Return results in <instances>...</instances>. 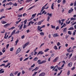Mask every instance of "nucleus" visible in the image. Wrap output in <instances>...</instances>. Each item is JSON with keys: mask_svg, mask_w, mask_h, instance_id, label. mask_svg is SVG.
<instances>
[{"mask_svg": "<svg viewBox=\"0 0 76 76\" xmlns=\"http://www.w3.org/2000/svg\"><path fill=\"white\" fill-rule=\"evenodd\" d=\"M66 26H65L64 25H63V26H62L61 27V29L63 28H64V27H65Z\"/></svg>", "mask_w": 76, "mask_h": 76, "instance_id": "45", "label": "nucleus"}, {"mask_svg": "<svg viewBox=\"0 0 76 76\" xmlns=\"http://www.w3.org/2000/svg\"><path fill=\"white\" fill-rule=\"evenodd\" d=\"M10 51H13V48H10Z\"/></svg>", "mask_w": 76, "mask_h": 76, "instance_id": "30", "label": "nucleus"}, {"mask_svg": "<svg viewBox=\"0 0 76 76\" xmlns=\"http://www.w3.org/2000/svg\"><path fill=\"white\" fill-rule=\"evenodd\" d=\"M29 58H26L24 60V61H26V60H28V59Z\"/></svg>", "mask_w": 76, "mask_h": 76, "instance_id": "51", "label": "nucleus"}, {"mask_svg": "<svg viewBox=\"0 0 76 76\" xmlns=\"http://www.w3.org/2000/svg\"><path fill=\"white\" fill-rule=\"evenodd\" d=\"M35 7V6H34L32 7H31L29 9H28V10H31L32 9V8H33V7Z\"/></svg>", "mask_w": 76, "mask_h": 76, "instance_id": "31", "label": "nucleus"}, {"mask_svg": "<svg viewBox=\"0 0 76 76\" xmlns=\"http://www.w3.org/2000/svg\"><path fill=\"white\" fill-rule=\"evenodd\" d=\"M25 38V35H23L21 36L22 39H23Z\"/></svg>", "mask_w": 76, "mask_h": 76, "instance_id": "54", "label": "nucleus"}, {"mask_svg": "<svg viewBox=\"0 0 76 76\" xmlns=\"http://www.w3.org/2000/svg\"><path fill=\"white\" fill-rule=\"evenodd\" d=\"M66 3V0H63V4H65Z\"/></svg>", "mask_w": 76, "mask_h": 76, "instance_id": "33", "label": "nucleus"}, {"mask_svg": "<svg viewBox=\"0 0 76 76\" xmlns=\"http://www.w3.org/2000/svg\"><path fill=\"white\" fill-rule=\"evenodd\" d=\"M44 45V43L40 45V48H41V47H42V46L43 45Z\"/></svg>", "mask_w": 76, "mask_h": 76, "instance_id": "52", "label": "nucleus"}, {"mask_svg": "<svg viewBox=\"0 0 76 76\" xmlns=\"http://www.w3.org/2000/svg\"><path fill=\"white\" fill-rule=\"evenodd\" d=\"M20 73H21L20 72H19V73L18 74L17 76H20Z\"/></svg>", "mask_w": 76, "mask_h": 76, "instance_id": "63", "label": "nucleus"}, {"mask_svg": "<svg viewBox=\"0 0 76 76\" xmlns=\"http://www.w3.org/2000/svg\"><path fill=\"white\" fill-rule=\"evenodd\" d=\"M8 61H9L8 60L4 61H3V62H4V63H7V62H8Z\"/></svg>", "mask_w": 76, "mask_h": 76, "instance_id": "43", "label": "nucleus"}, {"mask_svg": "<svg viewBox=\"0 0 76 76\" xmlns=\"http://www.w3.org/2000/svg\"><path fill=\"white\" fill-rule=\"evenodd\" d=\"M15 32H16V30H14L13 32H12L11 35H13L15 33Z\"/></svg>", "mask_w": 76, "mask_h": 76, "instance_id": "16", "label": "nucleus"}, {"mask_svg": "<svg viewBox=\"0 0 76 76\" xmlns=\"http://www.w3.org/2000/svg\"><path fill=\"white\" fill-rule=\"evenodd\" d=\"M18 17H22V14L19 15L18 14Z\"/></svg>", "mask_w": 76, "mask_h": 76, "instance_id": "29", "label": "nucleus"}, {"mask_svg": "<svg viewBox=\"0 0 76 76\" xmlns=\"http://www.w3.org/2000/svg\"><path fill=\"white\" fill-rule=\"evenodd\" d=\"M32 21H30L29 23L27 25L28 26H30L31 25V23Z\"/></svg>", "mask_w": 76, "mask_h": 76, "instance_id": "37", "label": "nucleus"}, {"mask_svg": "<svg viewBox=\"0 0 76 76\" xmlns=\"http://www.w3.org/2000/svg\"><path fill=\"white\" fill-rule=\"evenodd\" d=\"M1 23L2 24H4V23H6L7 22H6L5 21H2L1 22Z\"/></svg>", "mask_w": 76, "mask_h": 76, "instance_id": "17", "label": "nucleus"}, {"mask_svg": "<svg viewBox=\"0 0 76 76\" xmlns=\"http://www.w3.org/2000/svg\"><path fill=\"white\" fill-rule=\"evenodd\" d=\"M34 66H35V64H33V65H32L31 66V68L33 67H34Z\"/></svg>", "mask_w": 76, "mask_h": 76, "instance_id": "57", "label": "nucleus"}, {"mask_svg": "<svg viewBox=\"0 0 76 76\" xmlns=\"http://www.w3.org/2000/svg\"><path fill=\"white\" fill-rule=\"evenodd\" d=\"M73 11V9L71 8V10H69L68 11L69 13H71Z\"/></svg>", "mask_w": 76, "mask_h": 76, "instance_id": "7", "label": "nucleus"}, {"mask_svg": "<svg viewBox=\"0 0 76 76\" xmlns=\"http://www.w3.org/2000/svg\"><path fill=\"white\" fill-rule=\"evenodd\" d=\"M54 48L55 50H58V49L57 47V46H56V45H55L54 46Z\"/></svg>", "mask_w": 76, "mask_h": 76, "instance_id": "22", "label": "nucleus"}, {"mask_svg": "<svg viewBox=\"0 0 76 76\" xmlns=\"http://www.w3.org/2000/svg\"><path fill=\"white\" fill-rule=\"evenodd\" d=\"M61 0H58L57 1V2L58 3H60L61 2Z\"/></svg>", "mask_w": 76, "mask_h": 76, "instance_id": "49", "label": "nucleus"}, {"mask_svg": "<svg viewBox=\"0 0 76 76\" xmlns=\"http://www.w3.org/2000/svg\"><path fill=\"white\" fill-rule=\"evenodd\" d=\"M74 29V28H73L72 27H71L70 28L68 29V30H73Z\"/></svg>", "mask_w": 76, "mask_h": 76, "instance_id": "20", "label": "nucleus"}, {"mask_svg": "<svg viewBox=\"0 0 76 76\" xmlns=\"http://www.w3.org/2000/svg\"><path fill=\"white\" fill-rule=\"evenodd\" d=\"M12 4H14L12 3V2H10L9 3V5H10V6H11V5H12Z\"/></svg>", "mask_w": 76, "mask_h": 76, "instance_id": "44", "label": "nucleus"}, {"mask_svg": "<svg viewBox=\"0 0 76 76\" xmlns=\"http://www.w3.org/2000/svg\"><path fill=\"white\" fill-rule=\"evenodd\" d=\"M10 76H14L13 75V73H11L10 74Z\"/></svg>", "mask_w": 76, "mask_h": 76, "instance_id": "60", "label": "nucleus"}, {"mask_svg": "<svg viewBox=\"0 0 76 76\" xmlns=\"http://www.w3.org/2000/svg\"><path fill=\"white\" fill-rule=\"evenodd\" d=\"M48 50H49V49H47L45 50H44V51H45V52H47Z\"/></svg>", "mask_w": 76, "mask_h": 76, "instance_id": "41", "label": "nucleus"}, {"mask_svg": "<svg viewBox=\"0 0 76 76\" xmlns=\"http://www.w3.org/2000/svg\"><path fill=\"white\" fill-rule=\"evenodd\" d=\"M23 7H22L21 8H20L19 10H23Z\"/></svg>", "mask_w": 76, "mask_h": 76, "instance_id": "58", "label": "nucleus"}, {"mask_svg": "<svg viewBox=\"0 0 76 76\" xmlns=\"http://www.w3.org/2000/svg\"><path fill=\"white\" fill-rule=\"evenodd\" d=\"M13 6H18V4L16 3H15L14 4H13Z\"/></svg>", "mask_w": 76, "mask_h": 76, "instance_id": "36", "label": "nucleus"}, {"mask_svg": "<svg viewBox=\"0 0 76 76\" xmlns=\"http://www.w3.org/2000/svg\"><path fill=\"white\" fill-rule=\"evenodd\" d=\"M70 21H71V20L69 21L68 22H66V23H67V24H69V23H70Z\"/></svg>", "mask_w": 76, "mask_h": 76, "instance_id": "56", "label": "nucleus"}, {"mask_svg": "<svg viewBox=\"0 0 76 76\" xmlns=\"http://www.w3.org/2000/svg\"><path fill=\"white\" fill-rule=\"evenodd\" d=\"M57 45L58 46H59V45H60V42H58L57 43Z\"/></svg>", "mask_w": 76, "mask_h": 76, "instance_id": "55", "label": "nucleus"}, {"mask_svg": "<svg viewBox=\"0 0 76 76\" xmlns=\"http://www.w3.org/2000/svg\"><path fill=\"white\" fill-rule=\"evenodd\" d=\"M42 22L41 21H39L38 23V25H40L41 24Z\"/></svg>", "mask_w": 76, "mask_h": 76, "instance_id": "34", "label": "nucleus"}, {"mask_svg": "<svg viewBox=\"0 0 76 76\" xmlns=\"http://www.w3.org/2000/svg\"><path fill=\"white\" fill-rule=\"evenodd\" d=\"M27 26L26 25H25V24H24L23 28H24L25 29V28H27Z\"/></svg>", "mask_w": 76, "mask_h": 76, "instance_id": "35", "label": "nucleus"}, {"mask_svg": "<svg viewBox=\"0 0 76 76\" xmlns=\"http://www.w3.org/2000/svg\"><path fill=\"white\" fill-rule=\"evenodd\" d=\"M57 69H58V70H61V69H62V68L61 67H58L57 68Z\"/></svg>", "mask_w": 76, "mask_h": 76, "instance_id": "50", "label": "nucleus"}, {"mask_svg": "<svg viewBox=\"0 0 76 76\" xmlns=\"http://www.w3.org/2000/svg\"><path fill=\"white\" fill-rule=\"evenodd\" d=\"M19 42V40L17 39L16 41L15 42L16 43L15 45H17V44L18 43V42Z\"/></svg>", "mask_w": 76, "mask_h": 76, "instance_id": "24", "label": "nucleus"}, {"mask_svg": "<svg viewBox=\"0 0 76 76\" xmlns=\"http://www.w3.org/2000/svg\"><path fill=\"white\" fill-rule=\"evenodd\" d=\"M37 72H34V74L32 75L33 76H36V74L37 73Z\"/></svg>", "mask_w": 76, "mask_h": 76, "instance_id": "21", "label": "nucleus"}, {"mask_svg": "<svg viewBox=\"0 0 76 76\" xmlns=\"http://www.w3.org/2000/svg\"><path fill=\"white\" fill-rule=\"evenodd\" d=\"M46 61H47L45 60L43 61H42L41 62V64H43V63H46Z\"/></svg>", "mask_w": 76, "mask_h": 76, "instance_id": "15", "label": "nucleus"}, {"mask_svg": "<svg viewBox=\"0 0 76 76\" xmlns=\"http://www.w3.org/2000/svg\"><path fill=\"white\" fill-rule=\"evenodd\" d=\"M29 44V42H28L25 44H24L23 46V48L24 49L25 48V47H26V46H27L28 45V44Z\"/></svg>", "mask_w": 76, "mask_h": 76, "instance_id": "2", "label": "nucleus"}, {"mask_svg": "<svg viewBox=\"0 0 76 76\" xmlns=\"http://www.w3.org/2000/svg\"><path fill=\"white\" fill-rule=\"evenodd\" d=\"M59 37V35H58V34L56 33L53 34V37H54V38H56V37Z\"/></svg>", "mask_w": 76, "mask_h": 76, "instance_id": "4", "label": "nucleus"}, {"mask_svg": "<svg viewBox=\"0 0 76 76\" xmlns=\"http://www.w3.org/2000/svg\"><path fill=\"white\" fill-rule=\"evenodd\" d=\"M76 6V1H75L74 3V6Z\"/></svg>", "mask_w": 76, "mask_h": 76, "instance_id": "64", "label": "nucleus"}, {"mask_svg": "<svg viewBox=\"0 0 76 76\" xmlns=\"http://www.w3.org/2000/svg\"><path fill=\"white\" fill-rule=\"evenodd\" d=\"M20 50H21L20 48H18L16 51V54H18V53H19L20 52Z\"/></svg>", "mask_w": 76, "mask_h": 76, "instance_id": "1", "label": "nucleus"}, {"mask_svg": "<svg viewBox=\"0 0 76 76\" xmlns=\"http://www.w3.org/2000/svg\"><path fill=\"white\" fill-rule=\"evenodd\" d=\"M36 15H37V13H35V14H33L32 15V17H34V16H36Z\"/></svg>", "mask_w": 76, "mask_h": 76, "instance_id": "46", "label": "nucleus"}, {"mask_svg": "<svg viewBox=\"0 0 76 76\" xmlns=\"http://www.w3.org/2000/svg\"><path fill=\"white\" fill-rule=\"evenodd\" d=\"M71 48H72L70 47L69 49H66L67 51H68V52H69V53H71V51H70V49H71Z\"/></svg>", "mask_w": 76, "mask_h": 76, "instance_id": "8", "label": "nucleus"}, {"mask_svg": "<svg viewBox=\"0 0 76 76\" xmlns=\"http://www.w3.org/2000/svg\"><path fill=\"white\" fill-rule=\"evenodd\" d=\"M48 37H49V38H51V34H49L48 35Z\"/></svg>", "mask_w": 76, "mask_h": 76, "instance_id": "62", "label": "nucleus"}, {"mask_svg": "<svg viewBox=\"0 0 76 76\" xmlns=\"http://www.w3.org/2000/svg\"><path fill=\"white\" fill-rule=\"evenodd\" d=\"M31 1H32V0H27L26 1V2L28 3V2Z\"/></svg>", "mask_w": 76, "mask_h": 76, "instance_id": "25", "label": "nucleus"}, {"mask_svg": "<svg viewBox=\"0 0 76 76\" xmlns=\"http://www.w3.org/2000/svg\"><path fill=\"white\" fill-rule=\"evenodd\" d=\"M50 17L49 16H48V19L47 20V21L48 22L49 21V20H50Z\"/></svg>", "mask_w": 76, "mask_h": 76, "instance_id": "38", "label": "nucleus"}, {"mask_svg": "<svg viewBox=\"0 0 76 76\" xmlns=\"http://www.w3.org/2000/svg\"><path fill=\"white\" fill-rule=\"evenodd\" d=\"M67 75H70V71L69 70L67 73Z\"/></svg>", "mask_w": 76, "mask_h": 76, "instance_id": "47", "label": "nucleus"}, {"mask_svg": "<svg viewBox=\"0 0 76 76\" xmlns=\"http://www.w3.org/2000/svg\"><path fill=\"white\" fill-rule=\"evenodd\" d=\"M67 31V28H64V30H63V32H66V31Z\"/></svg>", "mask_w": 76, "mask_h": 76, "instance_id": "11", "label": "nucleus"}, {"mask_svg": "<svg viewBox=\"0 0 76 76\" xmlns=\"http://www.w3.org/2000/svg\"><path fill=\"white\" fill-rule=\"evenodd\" d=\"M5 66V64H2V65H1L0 66L1 67V66Z\"/></svg>", "mask_w": 76, "mask_h": 76, "instance_id": "53", "label": "nucleus"}, {"mask_svg": "<svg viewBox=\"0 0 76 76\" xmlns=\"http://www.w3.org/2000/svg\"><path fill=\"white\" fill-rule=\"evenodd\" d=\"M53 7H54V3H53L52 4V5L51 6V9H54V8Z\"/></svg>", "mask_w": 76, "mask_h": 76, "instance_id": "23", "label": "nucleus"}, {"mask_svg": "<svg viewBox=\"0 0 76 76\" xmlns=\"http://www.w3.org/2000/svg\"><path fill=\"white\" fill-rule=\"evenodd\" d=\"M58 57H57L56 58H55V59L53 60V62H56V61H57L58 60Z\"/></svg>", "mask_w": 76, "mask_h": 76, "instance_id": "5", "label": "nucleus"}, {"mask_svg": "<svg viewBox=\"0 0 76 76\" xmlns=\"http://www.w3.org/2000/svg\"><path fill=\"white\" fill-rule=\"evenodd\" d=\"M41 27L40 26H38L37 27L38 31H40V30L41 29Z\"/></svg>", "mask_w": 76, "mask_h": 76, "instance_id": "13", "label": "nucleus"}, {"mask_svg": "<svg viewBox=\"0 0 76 76\" xmlns=\"http://www.w3.org/2000/svg\"><path fill=\"white\" fill-rule=\"evenodd\" d=\"M23 23L20 26V28H19V30H20V29H22V27L23 26Z\"/></svg>", "mask_w": 76, "mask_h": 76, "instance_id": "12", "label": "nucleus"}, {"mask_svg": "<svg viewBox=\"0 0 76 76\" xmlns=\"http://www.w3.org/2000/svg\"><path fill=\"white\" fill-rule=\"evenodd\" d=\"M40 35H44V32H41L40 33Z\"/></svg>", "mask_w": 76, "mask_h": 76, "instance_id": "32", "label": "nucleus"}, {"mask_svg": "<svg viewBox=\"0 0 76 76\" xmlns=\"http://www.w3.org/2000/svg\"><path fill=\"white\" fill-rule=\"evenodd\" d=\"M37 63L39 64H41V60H39L38 61Z\"/></svg>", "mask_w": 76, "mask_h": 76, "instance_id": "14", "label": "nucleus"}, {"mask_svg": "<svg viewBox=\"0 0 76 76\" xmlns=\"http://www.w3.org/2000/svg\"><path fill=\"white\" fill-rule=\"evenodd\" d=\"M9 26V24H7L6 25H5L4 26V27H5V28H7V26Z\"/></svg>", "mask_w": 76, "mask_h": 76, "instance_id": "19", "label": "nucleus"}, {"mask_svg": "<svg viewBox=\"0 0 76 76\" xmlns=\"http://www.w3.org/2000/svg\"><path fill=\"white\" fill-rule=\"evenodd\" d=\"M39 69V67H36V68L34 69L35 70V71H37V70L38 69Z\"/></svg>", "mask_w": 76, "mask_h": 76, "instance_id": "28", "label": "nucleus"}, {"mask_svg": "<svg viewBox=\"0 0 76 76\" xmlns=\"http://www.w3.org/2000/svg\"><path fill=\"white\" fill-rule=\"evenodd\" d=\"M37 60H38V58H37V57H35L34 59V61H37Z\"/></svg>", "mask_w": 76, "mask_h": 76, "instance_id": "27", "label": "nucleus"}, {"mask_svg": "<svg viewBox=\"0 0 76 76\" xmlns=\"http://www.w3.org/2000/svg\"><path fill=\"white\" fill-rule=\"evenodd\" d=\"M37 49H38V48H37L34 50V52H35V51H36Z\"/></svg>", "mask_w": 76, "mask_h": 76, "instance_id": "59", "label": "nucleus"}, {"mask_svg": "<svg viewBox=\"0 0 76 76\" xmlns=\"http://www.w3.org/2000/svg\"><path fill=\"white\" fill-rule=\"evenodd\" d=\"M44 54V52H43L42 51H41L39 52V53L37 54V56H38V55L39 54Z\"/></svg>", "mask_w": 76, "mask_h": 76, "instance_id": "3", "label": "nucleus"}, {"mask_svg": "<svg viewBox=\"0 0 76 76\" xmlns=\"http://www.w3.org/2000/svg\"><path fill=\"white\" fill-rule=\"evenodd\" d=\"M57 29H59V26H57L56 28V30H57Z\"/></svg>", "mask_w": 76, "mask_h": 76, "instance_id": "39", "label": "nucleus"}, {"mask_svg": "<svg viewBox=\"0 0 76 76\" xmlns=\"http://www.w3.org/2000/svg\"><path fill=\"white\" fill-rule=\"evenodd\" d=\"M27 22V20H25L24 21V25H26V22Z\"/></svg>", "mask_w": 76, "mask_h": 76, "instance_id": "18", "label": "nucleus"}, {"mask_svg": "<svg viewBox=\"0 0 76 76\" xmlns=\"http://www.w3.org/2000/svg\"><path fill=\"white\" fill-rule=\"evenodd\" d=\"M3 70V69H1L0 70V74H1V73H3L4 72V70Z\"/></svg>", "mask_w": 76, "mask_h": 76, "instance_id": "6", "label": "nucleus"}, {"mask_svg": "<svg viewBox=\"0 0 76 76\" xmlns=\"http://www.w3.org/2000/svg\"><path fill=\"white\" fill-rule=\"evenodd\" d=\"M72 62H70L68 64V66L69 67H72Z\"/></svg>", "mask_w": 76, "mask_h": 76, "instance_id": "10", "label": "nucleus"}, {"mask_svg": "<svg viewBox=\"0 0 76 76\" xmlns=\"http://www.w3.org/2000/svg\"><path fill=\"white\" fill-rule=\"evenodd\" d=\"M9 46V44H8L7 45V47H6V48L7 49L8 48Z\"/></svg>", "mask_w": 76, "mask_h": 76, "instance_id": "42", "label": "nucleus"}, {"mask_svg": "<svg viewBox=\"0 0 76 76\" xmlns=\"http://www.w3.org/2000/svg\"><path fill=\"white\" fill-rule=\"evenodd\" d=\"M68 33L69 35H71L72 34V32L70 31H68Z\"/></svg>", "mask_w": 76, "mask_h": 76, "instance_id": "26", "label": "nucleus"}, {"mask_svg": "<svg viewBox=\"0 0 76 76\" xmlns=\"http://www.w3.org/2000/svg\"><path fill=\"white\" fill-rule=\"evenodd\" d=\"M54 55H55V54L53 53V54H52L51 55V56L52 57H54Z\"/></svg>", "mask_w": 76, "mask_h": 76, "instance_id": "40", "label": "nucleus"}, {"mask_svg": "<svg viewBox=\"0 0 76 76\" xmlns=\"http://www.w3.org/2000/svg\"><path fill=\"white\" fill-rule=\"evenodd\" d=\"M48 4V3L46 4L42 8L43 10H44L45 8V6H46Z\"/></svg>", "mask_w": 76, "mask_h": 76, "instance_id": "9", "label": "nucleus"}, {"mask_svg": "<svg viewBox=\"0 0 76 76\" xmlns=\"http://www.w3.org/2000/svg\"><path fill=\"white\" fill-rule=\"evenodd\" d=\"M51 27H52V28H53L54 29L55 28V26H53V25H51Z\"/></svg>", "mask_w": 76, "mask_h": 76, "instance_id": "48", "label": "nucleus"}, {"mask_svg": "<svg viewBox=\"0 0 76 76\" xmlns=\"http://www.w3.org/2000/svg\"><path fill=\"white\" fill-rule=\"evenodd\" d=\"M22 73L23 74H23L25 73V71L23 70L22 71Z\"/></svg>", "mask_w": 76, "mask_h": 76, "instance_id": "61", "label": "nucleus"}]
</instances>
